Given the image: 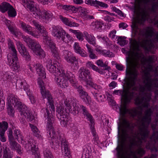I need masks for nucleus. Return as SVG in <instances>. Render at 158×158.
I'll use <instances>...</instances> for the list:
<instances>
[{
    "instance_id": "nucleus-59",
    "label": "nucleus",
    "mask_w": 158,
    "mask_h": 158,
    "mask_svg": "<svg viewBox=\"0 0 158 158\" xmlns=\"http://www.w3.org/2000/svg\"><path fill=\"white\" fill-rule=\"evenodd\" d=\"M38 83L39 85V86L40 89H42V88L44 89V88H45L44 86V83L43 80L40 78H38L37 79Z\"/></svg>"
},
{
    "instance_id": "nucleus-44",
    "label": "nucleus",
    "mask_w": 158,
    "mask_h": 158,
    "mask_svg": "<svg viewBox=\"0 0 158 158\" xmlns=\"http://www.w3.org/2000/svg\"><path fill=\"white\" fill-rule=\"evenodd\" d=\"M60 124L63 127L66 126L67 125H69L71 122L70 118V117H68L67 118L60 119Z\"/></svg>"
},
{
    "instance_id": "nucleus-49",
    "label": "nucleus",
    "mask_w": 158,
    "mask_h": 158,
    "mask_svg": "<svg viewBox=\"0 0 158 158\" xmlns=\"http://www.w3.org/2000/svg\"><path fill=\"white\" fill-rule=\"evenodd\" d=\"M44 155L45 158H53V156L50 150L48 149L44 150Z\"/></svg>"
},
{
    "instance_id": "nucleus-36",
    "label": "nucleus",
    "mask_w": 158,
    "mask_h": 158,
    "mask_svg": "<svg viewBox=\"0 0 158 158\" xmlns=\"http://www.w3.org/2000/svg\"><path fill=\"white\" fill-rule=\"evenodd\" d=\"M91 129L92 131V133L94 137V138H93V141L94 142V143L95 144H98L99 143H100V141L99 140V138L96 135V133L95 132V129L94 128V127L92 126V125H91Z\"/></svg>"
},
{
    "instance_id": "nucleus-42",
    "label": "nucleus",
    "mask_w": 158,
    "mask_h": 158,
    "mask_svg": "<svg viewBox=\"0 0 158 158\" xmlns=\"http://www.w3.org/2000/svg\"><path fill=\"white\" fill-rule=\"evenodd\" d=\"M8 123L6 121L0 123V132H5L8 128Z\"/></svg>"
},
{
    "instance_id": "nucleus-48",
    "label": "nucleus",
    "mask_w": 158,
    "mask_h": 158,
    "mask_svg": "<svg viewBox=\"0 0 158 158\" xmlns=\"http://www.w3.org/2000/svg\"><path fill=\"white\" fill-rule=\"evenodd\" d=\"M8 14L9 16L11 17H15L16 15V11L12 6L8 10Z\"/></svg>"
},
{
    "instance_id": "nucleus-20",
    "label": "nucleus",
    "mask_w": 158,
    "mask_h": 158,
    "mask_svg": "<svg viewBox=\"0 0 158 158\" xmlns=\"http://www.w3.org/2000/svg\"><path fill=\"white\" fill-rule=\"evenodd\" d=\"M85 2L87 4L97 7H98L99 6H100L106 8L108 6V5L107 4L97 0H88L86 1Z\"/></svg>"
},
{
    "instance_id": "nucleus-52",
    "label": "nucleus",
    "mask_w": 158,
    "mask_h": 158,
    "mask_svg": "<svg viewBox=\"0 0 158 158\" xmlns=\"http://www.w3.org/2000/svg\"><path fill=\"white\" fill-rule=\"evenodd\" d=\"M87 84L89 85L91 87L94 88L95 89L97 90L98 91L102 88L101 86L97 85L92 82L91 80L90 81V82L89 83Z\"/></svg>"
},
{
    "instance_id": "nucleus-38",
    "label": "nucleus",
    "mask_w": 158,
    "mask_h": 158,
    "mask_svg": "<svg viewBox=\"0 0 158 158\" xmlns=\"http://www.w3.org/2000/svg\"><path fill=\"white\" fill-rule=\"evenodd\" d=\"M3 158H12L10 152V150L6 147H3Z\"/></svg>"
},
{
    "instance_id": "nucleus-3",
    "label": "nucleus",
    "mask_w": 158,
    "mask_h": 158,
    "mask_svg": "<svg viewBox=\"0 0 158 158\" xmlns=\"http://www.w3.org/2000/svg\"><path fill=\"white\" fill-rule=\"evenodd\" d=\"M58 76L56 77L55 81L57 85L62 88H65L69 86L68 80L74 86L76 84L74 76L70 72H66L64 70H61L58 74Z\"/></svg>"
},
{
    "instance_id": "nucleus-31",
    "label": "nucleus",
    "mask_w": 158,
    "mask_h": 158,
    "mask_svg": "<svg viewBox=\"0 0 158 158\" xmlns=\"http://www.w3.org/2000/svg\"><path fill=\"white\" fill-rule=\"evenodd\" d=\"M83 111V114L86 115L92 124L94 123V119L91 115L88 113L86 108L83 106H80Z\"/></svg>"
},
{
    "instance_id": "nucleus-41",
    "label": "nucleus",
    "mask_w": 158,
    "mask_h": 158,
    "mask_svg": "<svg viewBox=\"0 0 158 158\" xmlns=\"http://www.w3.org/2000/svg\"><path fill=\"white\" fill-rule=\"evenodd\" d=\"M56 139H53L52 142L51 143V145L52 148L54 149H58L59 147V141H61L60 140Z\"/></svg>"
},
{
    "instance_id": "nucleus-61",
    "label": "nucleus",
    "mask_w": 158,
    "mask_h": 158,
    "mask_svg": "<svg viewBox=\"0 0 158 158\" xmlns=\"http://www.w3.org/2000/svg\"><path fill=\"white\" fill-rule=\"evenodd\" d=\"M89 57L92 59H97L98 58L97 56L94 53V51L89 53Z\"/></svg>"
},
{
    "instance_id": "nucleus-14",
    "label": "nucleus",
    "mask_w": 158,
    "mask_h": 158,
    "mask_svg": "<svg viewBox=\"0 0 158 158\" xmlns=\"http://www.w3.org/2000/svg\"><path fill=\"white\" fill-rule=\"evenodd\" d=\"M21 26L23 30L28 34L31 35L33 37L38 38L39 36V33L36 31L33 30L32 27L24 23H21Z\"/></svg>"
},
{
    "instance_id": "nucleus-13",
    "label": "nucleus",
    "mask_w": 158,
    "mask_h": 158,
    "mask_svg": "<svg viewBox=\"0 0 158 158\" xmlns=\"http://www.w3.org/2000/svg\"><path fill=\"white\" fill-rule=\"evenodd\" d=\"M59 139L61 141V147L62 151V153L65 156L68 157L67 158H70L69 156L70 155V152L68 147L67 142L65 139L64 135H59Z\"/></svg>"
},
{
    "instance_id": "nucleus-16",
    "label": "nucleus",
    "mask_w": 158,
    "mask_h": 158,
    "mask_svg": "<svg viewBox=\"0 0 158 158\" xmlns=\"http://www.w3.org/2000/svg\"><path fill=\"white\" fill-rule=\"evenodd\" d=\"M17 47L19 51L23 57L27 60H31V56L27 51L25 47L20 42L18 43Z\"/></svg>"
},
{
    "instance_id": "nucleus-25",
    "label": "nucleus",
    "mask_w": 158,
    "mask_h": 158,
    "mask_svg": "<svg viewBox=\"0 0 158 158\" xmlns=\"http://www.w3.org/2000/svg\"><path fill=\"white\" fill-rule=\"evenodd\" d=\"M57 112L58 113L60 116V119H62L69 117V113H67L65 110L62 106H60L56 110Z\"/></svg>"
},
{
    "instance_id": "nucleus-37",
    "label": "nucleus",
    "mask_w": 158,
    "mask_h": 158,
    "mask_svg": "<svg viewBox=\"0 0 158 158\" xmlns=\"http://www.w3.org/2000/svg\"><path fill=\"white\" fill-rule=\"evenodd\" d=\"M69 31L72 32L76 35L77 38L81 41H82L84 38L82 33L78 30H75L72 29H70Z\"/></svg>"
},
{
    "instance_id": "nucleus-32",
    "label": "nucleus",
    "mask_w": 158,
    "mask_h": 158,
    "mask_svg": "<svg viewBox=\"0 0 158 158\" xmlns=\"http://www.w3.org/2000/svg\"><path fill=\"white\" fill-rule=\"evenodd\" d=\"M96 63L98 66L102 67H105V68L104 69V70L109 71L110 69V67L108 66V65L104 63L102 60H98L96 61Z\"/></svg>"
},
{
    "instance_id": "nucleus-12",
    "label": "nucleus",
    "mask_w": 158,
    "mask_h": 158,
    "mask_svg": "<svg viewBox=\"0 0 158 158\" xmlns=\"http://www.w3.org/2000/svg\"><path fill=\"white\" fill-rule=\"evenodd\" d=\"M29 48L36 55L42 57L44 56V52L41 48L40 45L36 41L34 40L31 44L29 46Z\"/></svg>"
},
{
    "instance_id": "nucleus-39",
    "label": "nucleus",
    "mask_w": 158,
    "mask_h": 158,
    "mask_svg": "<svg viewBox=\"0 0 158 158\" xmlns=\"http://www.w3.org/2000/svg\"><path fill=\"white\" fill-rule=\"evenodd\" d=\"M29 125L34 133V135L37 137H39L40 132L37 127L31 123H29Z\"/></svg>"
},
{
    "instance_id": "nucleus-46",
    "label": "nucleus",
    "mask_w": 158,
    "mask_h": 158,
    "mask_svg": "<svg viewBox=\"0 0 158 158\" xmlns=\"http://www.w3.org/2000/svg\"><path fill=\"white\" fill-rule=\"evenodd\" d=\"M8 132L7 135L9 143L15 141V137H14L12 135L13 132L11 129L9 128Z\"/></svg>"
},
{
    "instance_id": "nucleus-57",
    "label": "nucleus",
    "mask_w": 158,
    "mask_h": 158,
    "mask_svg": "<svg viewBox=\"0 0 158 158\" xmlns=\"http://www.w3.org/2000/svg\"><path fill=\"white\" fill-rule=\"evenodd\" d=\"M27 95L29 96V99L32 103H34L36 102L35 99L31 92H27Z\"/></svg>"
},
{
    "instance_id": "nucleus-9",
    "label": "nucleus",
    "mask_w": 158,
    "mask_h": 158,
    "mask_svg": "<svg viewBox=\"0 0 158 158\" xmlns=\"http://www.w3.org/2000/svg\"><path fill=\"white\" fill-rule=\"evenodd\" d=\"M27 143L26 144L25 147L27 150H31L33 155H35L34 158H41L38 152V147L35 145V141L32 139L27 138Z\"/></svg>"
},
{
    "instance_id": "nucleus-21",
    "label": "nucleus",
    "mask_w": 158,
    "mask_h": 158,
    "mask_svg": "<svg viewBox=\"0 0 158 158\" xmlns=\"http://www.w3.org/2000/svg\"><path fill=\"white\" fill-rule=\"evenodd\" d=\"M44 89H40V92L43 98H47L48 101L52 102V99L53 98L51 94L48 90L46 89L45 88H44Z\"/></svg>"
},
{
    "instance_id": "nucleus-5",
    "label": "nucleus",
    "mask_w": 158,
    "mask_h": 158,
    "mask_svg": "<svg viewBox=\"0 0 158 158\" xmlns=\"http://www.w3.org/2000/svg\"><path fill=\"white\" fill-rule=\"evenodd\" d=\"M52 32L53 35L57 39L65 42L68 40L71 41L72 38L62 29H60L58 27L53 26L52 27Z\"/></svg>"
},
{
    "instance_id": "nucleus-63",
    "label": "nucleus",
    "mask_w": 158,
    "mask_h": 158,
    "mask_svg": "<svg viewBox=\"0 0 158 158\" xmlns=\"http://www.w3.org/2000/svg\"><path fill=\"white\" fill-rule=\"evenodd\" d=\"M5 133L0 132V139L2 142H5L6 141V138L4 136Z\"/></svg>"
},
{
    "instance_id": "nucleus-10",
    "label": "nucleus",
    "mask_w": 158,
    "mask_h": 158,
    "mask_svg": "<svg viewBox=\"0 0 158 158\" xmlns=\"http://www.w3.org/2000/svg\"><path fill=\"white\" fill-rule=\"evenodd\" d=\"M65 105L70 112L74 115L77 114L79 112V105L75 100H70L68 101H65Z\"/></svg>"
},
{
    "instance_id": "nucleus-43",
    "label": "nucleus",
    "mask_w": 158,
    "mask_h": 158,
    "mask_svg": "<svg viewBox=\"0 0 158 158\" xmlns=\"http://www.w3.org/2000/svg\"><path fill=\"white\" fill-rule=\"evenodd\" d=\"M48 102L49 103V109H48V107L47 108H46L45 109L46 110V112H45V116H47V115L46 114V110L48 109V110L49 111V113L50 114H52V113H50V112L51 111V113H52V111L53 112H54L55 111V106L54 105H53V99H52V102H50L49 101H48Z\"/></svg>"
},
{
    "instance_id": "nucleus-60",
    "label": "nucleus",
    "mask_w": 158,
    "mask_h": 158,
    "mask_svg": "<svg viewBox=\"0 0 158 158\" xmlns=\"http://www.w3.org/2000/svg\"><path fill=\"white\" fill-rule=\"evenodd\" d=\"M77 9L74 6L70 5L69 12L75 13L77 11Z\"/></svg>"
},
{
    "instance_id": "nucleus-62",
    "label": "nucleus",
    "mask_w": 158,
    "mask_h": 158,
    "mask_svg": "<svg viewBox=\"0 0 158 158\" xmlns=\"http://www.w3.org/2000/svg\"><path fill=\"white\" fill-rule=\"evenodd\" d=\"M104 19L106 21L110 22L114 20V17H110L108 15H106L104 17Z\"/></svg>"
},
{
    "instance_id": "nucleus-8",
    "label": "nucleus",
    "mask_w": 158,
    "mask_h": 158,
    "mask_svg": "<svg viewBox=\"0 0 158 158\" xmlns=\"http://www.w3.org/2000/svg\"><path fill=\"white\" fill-rule=\"evenodd\" d=\"M16 107L19 112L21 116L26 117V115H27V119L29 121L32 122V123L34 121L35 118L34 116L30 113L26 105L23 104L21 102L19 105L18 104Z\"/></svg>"
},
{
    "instance_id": "nucleus-23",
    "label": "nucleus",
    "mask_w": 158,
    "mask_h": 158,
    "mask_svg": "<svg viewBox=\"0 0 158 158\" xmlns=\"http://www.w3.org/2000/svg\"><path fill=\"white\" fill-rule=\"evenodd\" d=\"M73 48L75 52L79 53L81 56L82 57L87 56L86 53L83 51V49L81 48L78 43L76 42L74 43Z\"/></svg>"
},
{
    "instance_id": "nucleus-1",
    "label": "nucleus",
    "mask_w": 158,
    "mask_h": 158,
    "mask_svg": "<svg viewBox=\"0 0 158 158\" xmlns=\"http://www.w3.org/2000/svg\"><path fill=\"white\" fill-rule=\"evenodd\" d=\"M134 66L129 70L127 67L126 71L127 76V87H123L122 90H115L113 94L121 96L123 105L119 109L120 114L123 116L128 114L135 119L138 125V131L137 133L135 131V125L127 119H123L121 123H118V142L121 127L123 141L129 147L124 149L121 143L116 148L117 155H144L145 152L142 146L150 138L148 127L153 112L152 107H150L151 93L147 90L144 93H141L140 86L143 85L140 84V79L138 78L137 65L135 64Z\"/></svg>"
},
{
    "instance_id": "nucleus-18",
    "label": "nucleus",
    "mask_w": 158,
    "mask_h": 158,
    "mask_svg": "<svg viewBox=\"0 0 158 158\" xmlns=\"http://www.w3.org/2000/svg\"><path fill=\"white\" fill-rule=\"evenodd\" d=\"M45 44L48 46L49 49L52 53L53 56L58 59V53L57 51V48L56 44L50 40L44 41Z\"/></svg>"
},
{
    "instance_id": "nucleus-15",
    "label": "nucleus",
    "mask_w": 158,
    "mask_h": 158,
    "mask_svg": "<svg viewBox=\"0 0 158 158\" xmlns=\"http://www.w3.org/2000/svg\"><path fill=\"white\" fill-rule=\"evenodd\" d=\"M7 100L9 105L14 106L16 107L17 105L21 103L20 99L18 98L17 96L12 94H8Z\"/></svg>"
},
{
    "instance_id": "nucleus-26",
    "label": "nucleus",
    "mask_w": 158,
    "mask_h": 158,
    "mask_svg": "<svg viewBox=\"0 0 158 158\" xmlns=\"http://www.w3.org/2000/svg\"><path fill=\"white\" fill-rule=\"evenodd\" d=\"M18 85L21 89H23L26 91L27 94V92H31L29 89V86L25 81H18L16 83V86Z\"/></svg>"
},
{
    "instance_id": "nucleus-35",
    "label": "nucleus",
    "mask_w": 158,
    "mask_h": 158,
    "mask_svg": "<svg viewBox=\"0 0 158 158\" xmlns=\"http://www.w3.org/2000/svg\"><path fill=\"white\" fill-rule=\"evenodd\" d=\"M102 23L99 21H97L92 23L91 26L93 29L97 30L101 29L102 26Z\"/></svg>"
},
{
    "instance_id": "nucleus-56",
    "label": "nucleus",
    "mask_w": 158,
    "mask_h": 158,
    "mask_svg": "<svg viewBox=\"0 0 158 158\" xmlns=\"http://www.w3.org/2000/svg\"><path fill=\"white\" fill-rule=\"evenodd\" d=\"M103 55L106 56L110 57H113L114 56V54L109 51H106L104 50V52H103Z\"/></svg>"
},
{
    "instance_id": "nucleus-47",
    "label": "nucleus",
    "mask_w": 158,
    "mask_h": 158,
    "mask_svg": "<svg viewBox=\"0 0 158 158\" xmlns=\"http://www.w3.org/2000/svg\"><path fill=\"white\" fill-rule=\"evenodd\" d=\"M22 37L23 41L27 43L29 47V46L34 41L25 35H22Z\"/></svg>"
},
{
    "instance_id": "nucleus-40",
    "label": "nucleus",
    "mask_w": 158,
    "mask_h": 158,
    "mask_svg": "<svg viewBox=\"0 0 158 158\" xmlns=\"http://www.w3.org/2000/svg\"><path fill=\"white\" fill-rule=\"evenodd\" d=\"M43 19L47 20H49L51 19L52 16V14L49 11H47L45 10H43Z\"/></svg>"
},
{
    "instance_id": "nucleus-33",
    "label": "nucleus",
    "mask_w": 158,
    "mask_h": 158,
    "mask_svg": "<svg viewBox=\"0 0 158 158\" xmlns=\"http://www.w3.org/2000/svg\"><path fill=\"white\" fill-rule=\"evenodd\" d=\"M8 28L11 32L15 36H17L19 35V30L15 27L12 26L11 25H7Z\"/></svg>"
},
{
    "instance_id": "nucleus-45",
    "label": "nucleus",
    "mask_w": 158,
    "mask_h": 158,
    "mask_svg": "<svg viewBox=\"0 0 158 158\" xmlns=\"http://www.w3.org/2000/svg\"><path fill=\"white\" fill-rule=\"evenodd\" d=\"M8 48L10 52H17L13 42L10 39H8Z\"/></svg>"
},
{
    "instance_id": "nucleus-29",
    "label": "nucleus",
    "mask_w": 158,
    "mask_h": 158,
    "mask_svg": "<svg viewBox=\"0 0 158 158\" xmlns=\"http://www.w3.org/2000/svg\"><path fill=\"white\" fill-rule=\"evenodd\" d=\"M14 133V136L15 137V139H17L18 140L20 139L21 141H24V142H25V145L26 144V143H27V138L31 139L29 136L27 137L26 138H25V140L24 141L23 139V137L20 133L19 131L18 130H15Z\"/></svg>"
},
{
    "instance_id": "nucleus-11",
    "label": "nucleus",
    "mask_w": 158,
    "mask_h": 158,
    "mask_svg": "<svg viewBox=\"0 0 158 158\" xmlns=\"http://www.w3.org/2000/svg\"><path fill=\"white\" fill-rule=\"evenodd\" d=\"M79 77L81 81L85 82L87 84L90 82L92 78L89 70L81 68L79 70Z\"/></svg>"
},
{
    "instance_id": "nucleus-54",
    "label": "nucleus",
    "mask_w": 158,
    "mask_h": 158,
    "mask_svg": "<svg viewBox=\"0 0 158 158\" xmlns=\"http://www.w3.org/2000/svg\"><path fill=\"white\" fill-rule=\"evenodd\" d=\"M111 9L114 12L118 14L119 16L123 17H124V15L123 13L121 10L115 7L112 6L111 8Z\"/></svg>"
},
{
    "instance_id": "nucleus-55",
    "label": "nucleus",
    "mask_w": 158,
    "mask_h": 158,
    "mask_svg": "<svg viewBox=\"0 0 158 158\" xmlns=\"http://www.w3.org/2000/svg\"><path fill=\"white\" fill-rule=\"evenodd\" d=\"M33 14H35V13L39 16L40 18H42L43 15V11H42L40 9H38L36 7V10L35 11H33Z\"/></svg>"
},
{
    "instance_id": "nucleus-58",
    "label": "nucleus",
    "mask_w": 158,
    "mask_h": 158,
    "mask_svg": "<svg viewBox=\"0 0 158 158\" xmlns=\"http://www.w3.org/2000/svg\"><path fill=\"white\" fill-rule=\"evenodd\" d=\"M60 18L62 22L66 25H68L69 24V21L68 19L65 17H63L60 15Z\"/></svg>"
},
{
    "instance_id": "nucleus-64",
    "label": "nucleus",
    "mask_w": 158,
    "mask_h": 158,
    "mask_svg": "<svg viewBox=\"0 0 158 158\" xmlns=\"http://www.w3.org/2000/svg\"><path fill=\"white\" fill-rule=\"evenodd\" d=\"M27 117V115L25 117L24 116H21L20 115V120L21 123L23 125H25L26 123V121L25 118Z\"/></svg>"
},
{
    "instance_id": "nucleus-24",
    "label": "nucleus",
    "mask_w": 158,
    "mask_h": 158,
    "mask_svg": "<svg viewBox=\"0 0 158 158\" xmlns=\"http://www.w3.org/2000/svg\"><path fill=\"white\" fill-rule=\"evenodd\" d=\"M10 147L12 149L16 150L19 154L22 153V150L21 146L16 141H14L10 143Z\"/></svg>"
},
{
    "instance_id": "nucleus-6",
    "label": "nucleus",
    "mask_w": 158,
    "mask_h": 158,
    "mask_svg": "<svg viewBox=\"0 0 158 158\" xmlns=\"http://www.w3.org/2000/svg\"><path fill=\"white\" fill-rule=\"evenodd\" d=\"M46 68L51 73H60L61 70H64L61 67V64L59 60L55 61L52 64V60L51 59H48L46 62Z\"/></svg>"
},
{
    "instance_id": "nucleus-30",
    "label": "nucleus",
    "mask_w": 158,
    "mask_h": 158,
    "mask_svg": "<svg viewBox=\"0 0 158 158\" xmlns=\"http://www.w3.org/2000/svg\"><path fill=\"white\" fill-rule=\"evenodd\" d=\"M11 7H12V6L6 2H3L0 5V10L2 13H4L8 10Z\"/></svg>"
},
{
    "instance_id": "nucleus-2",
    "label": "nucleus",
    "mask_w": 158,
    "mask_h": 158,
    "mask_svg": "<svg viewBox=\"0 0 158 158\" xmlns=\"http://www.w3.org/2000/svg\"><path fill=\"white\" fill-rule=\"evenodd\" d=\"M154 62L153 57L150 56L148 58L143 57L142 63L146 67L144 71L143 85L140 86L141 93H144L145 90L149 92L154 91L156 97H158V67L154 68L152 64Z\"/></svg>"
},
{
    "instance_id": "nucleus-50",
    "label": "nucleus",
    "mask_w": 158,
    "mask_h": 158,
    "mask_svg": "<svg viewBox=\"0 0 158 158\" xmlns=\"http://www.w3.org/2000/svg\"><path fill=\"white\" fill-rule=\"evenodd\" d=\"M117 40V43H118L120 45L122 46H124L127 43V42L126 41V40H125L121 36H119L118 37Z\"/></svg>"
},
{
    "instance_id": "nucleus-27",
    "label": "nucleus",
    "mask_w": 158,
    "mask_h": 158,
    "mask_svg": "<svg viewBox=\"0 0 158 158\" xmlns=\"http://www.w3.org/2000/svg\"><path fill=\"white\" fill-rule=\"evenodd\" d=\"M84 34L88 42L91 44L95 46L96 44L95 37L93 35L88 34L86 32H84Z\"/></svg>"
},
{
    "instance_id": "nucleus-7",
    "label": "nucleus",
    "mask_w": 158,
    "mask_h": 158,
    "mask_svg": "<svg viewBox=\"0 0 158 158\" xmlns=\"http://www.w3.org/2000/svg\"><path fill=\"white\" fill-rule=\"evenodd\" d=\"M7 59L9 64L13 70H18L20 65L18 62L17 52H10L7 55Z\"/></svg>"
},
{
    "instance_id": "nucleus-17",
    "label": "nucleus",
    "mask_w": 158,
    "mask_h": 158,
    "mask_svg": "<svg viewBox=\"0 0 158 158\" xmlns=\"http://www.w3.org/2000/svg\"><path fill=\"white\" fill-rule=\"evenodd\" d=\"M77 89L80 97L86 103H88L90 100V98L88 95L87 93L84 90L82 87L80 85L77 88Z\"/></svg>"
},
{
    "instance_id": "nucleus-19",
    "label": "nucleus",
    "mask_w": 158,
    "mask_h": 158,
    "mask_svg": "<svg viewBox=\"0 0 158 158\" xmlns=\"http://www.w3.org/2000/svg\"><path fill=\"white\" fill-rule=\"evenodd\" d=\"M63 53L64 58L68 62L73 64L74 62L77 61V59L70 52L65 50Z\"/></svg>"
},
{
    "instance_id": "nucleus-22",
    "label": "nucleus",
    "mask_w": 158,
    "mask_h": 158,
    "mask_svg": "<svg viewBox=\"0 0 158 158\" xmlns=\"http://www.w3.org/2000/svg\"><path fill=\"white\" fill-rule=\"evenodd\" d=\"M86 66L88 68H91L94 70L98 72L100 74H104V70L101 69H99L98 67L94 65L91 61H88L86 63Z\"/></svg>"
},
{
    "instance_id": "nucleus-34",
    "label": "nucleus",
    "mask_w": 158,
    "mask_h": 158,
    "mask_svg": "<svg viewBox=\"0 0 158 158\" xmlns=\"http://www.w3.org/2000/svg\"><path fill=\"white\" fill-rule=\"evenodd\" d=\"M39 33V35H40V34H42V36L43 37V40H44V41H46L47 40H50L51 39L49 37L48 35V32L46 31V29L44 27L43 28L41 31H40L39 32H38Z\"/></svg>"
},
{
    "instance_id": "nucleus-51",
    "label": "nucleus",
    "mask_w": 158,
    "mask_h": 158,
    "mask_svg": "<svg viewBox=\"0 0 158 158\" xmlns=\"http://www.w3.org/2000/svg\"><path fill=\"white\" fill-rule=\"evenodd\" d=\"M32 23L35 27L36 28L38 31L39 32L44 28L43 26L39 24V23L36 21H32Z\"/></svg>"
},
{
    "instance_id": "nucleus-53",
    "label": "nucleus",
    "mask_w": 158,
    "mask_h": 158,
    "mask_svg": "<svg viewBox=\"0 0 158 158\" xmlns=\"http://www.w3.org/2000/svg\"><path fill=\"white\" fill-rule=\"evenodd\" d=\"M7 109L8 114L13 117L14 115L15 111L13 106L8 105V107L7 108Z\"/></svg>"
},
{
    "instance_id": "nucleus-28",
    "label": "nucleus",
    "mask_w": 158,
    "mask_h": 158,
    "mask_svg": "<svg viewBox=\"0 0 158 158\" xmlns=\"http://www.w3.org/2000/svg\"><path fill=\"white\" fill-rule=\"evenodd\" d=\"M34 69H35L39 75V76L40 77H44L45 76V73L44 71V70L43 66L40 64H37L35 65L34 66Z\"/></svg>"
},
{
    "instance_id": "nucleus-4",
    "label": "nucleus",
    "mask_w": 158,
    "mask_h": 158,
    "mask_svg": "<svg viewBox=\"0 0 158 158\" xmlns=\"http://www.w3.org/2000/svg\"><path fill=\"white\" fill-rule=\"evenodd\" d=\"M46 114L47 115V118L48 119L47 123V125L46 130L48 134L47 135L48 136L53 139H59V135H61L62 136L63 134L58 133L57 134L55 133L54 128L53 127V124L54 123L55 120L53 117L52 115L50 114L48 110H46Z\"/></svg>"
}]
</instances>
